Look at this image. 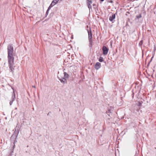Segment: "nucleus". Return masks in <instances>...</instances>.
<instances>
[{
    "label": "nucleus",
    "mask_w": 156,
    "mask_h": 156,
    "mask_svg": "<svg viewBox=\"0 0 156 156\" xmlns=\"http://www.w3.org/2000/svg\"><path fill=\"white\" fill-rule=\"evenodd\" d=\"M8 59H14L13 53L14 51L13 47L12 44H9L7 47Z\"/></svg>",
    "instance_id": "f257e3e1"
},
{
    "label": "nucleus",
    "mask_w": 156,
    "mask_h": 156,
    "mask_svg": "<svg viewBox=\"0 0 156 156\" xmlns=\"http://www.w3.org/2000/svg\"><path fill=\"white\" fill-rule=\"evenodd\" d=\"M8 66L9 68L10 72L13 74L15 69V68L16 67L15 66L14 63V59H8Z\"/></svg>",
    "instance_id": "f03ea898"
},
{
    "label": "nucleus",
    "mask_w": 156,
    "mask_h": 156,
    "mask_svg": "<svg viewBox=\"0 0 156 156\" xmlns=\"http://www.w3.org/2000/svg\"><path fill=\"white\" fill-rule=\"evenodd\" d=\"M103 54L105 55H106L108 51V49L105 46H103L102 48Z\"/></svg>",
    "instance_id": "7ed1b4c3"
},
{
    "label": "nucleus",
    "mask_w": 156,
    "mask_h": 156,
    "mask_svg": "<svg viewBox=\"0 0 156 156\" xmlns=\"http://www.w3.org/2000/svg\"><path fill=\"white\" fill-rule=\"evenodd\" d=\"M15 94L14 93L13 94H12V95L11 100L9 102L10 105H11L12 104L13 102L15 99Z\"/></svg>",
    "instance_id": "20e7f679"
},
{
    "label": "nucleus",
    "mask_w": 156,
    "mask_h": 156,
    "mask_svg": "<svg viewBox=\"0 0 156 156\" xmlns=\"http://www.w3.org/2000/svg\"><path fill=\"white\" fill-rule=\"evenodd\" d=\"M59 0H54L52 1L49 7L50 8H52L53 6L55 5L58 2Z\"/></svg>",
    "instance_id": "39448f33"
},
{
    "label": "nucleus",
    "mask_w": 156,
    "mask_h": 156,
    "mask_svg": "<svg viewBox=\"0 0 156 156\" xmlns=\"http://www.w3.org/2000/svg\"><path fill=\"white\" fill-rule=\"evenodd\" d=\"M115 18V14H113L111 16H110L109 17V19L113 23V20Z\"/></svg>",
    "instance_id": "423d86ee"
},
{
    "label": "nucleus",
    "mask_w": 156,
    "mask_h": 156,
    "mask_svg": "<svg viewBox=\"0 0 156 156\" xmlns=\"http://www.w3.org/2000/svg\"><path fill=\"white\" fill-rule=\"evenodd\" d=\"M101 67V64L99 62H97L95 65V68L97 70L98 69H100Z\"/></svg>",
    "instance_id": "0eeeda50"
},
{
    "label": "nucleus",
    "mask_w": 156,
    "mask_h": 156,
    "mask_svg": "<svg viewBox=\"0 0 156 156\" xmlns=\"http://www.w3.org/2000/svg\"><path fill=\"white\" fill-rule=\"evenodd\" d=\"M58 78L59 79V80L62 83H64L66 81V79L64 77H61L60 78L59 76H58Z\"/></svg>",
    "instance_id": "6e6552de"
},
{
    "label": "nucleus",
    "mask_w": 156,
    "mask_h": 156,
    "mask_svg": "<svg viewBox=\"0 0 156 156\" xmlns=\"http://www.w3.org/2000/svg\"><path fill=\"white\" fill-rule=\"evenodd\" d=\"M88 33V38H92V34L90 29V30H87Z\"/></svg>",
    "instance_id": "1a4fd4ad"
},
{
    "label": "nucleus",
    "mask_w": 156,
    "mask_h": 156,
    "mask_svg": "<svg viewBox=\"0 0 156 156\" xmlns=\"http://www.w3.org/2000/svg\"><path fill=\"white\" fill-rule=\"evenodd\" d=\"M89 40V44L90 45V47H91L92 46V43H93V41L92 40V38H88Z\"/></svg>",
    "instance_id": "9d476101"
},
{
    "label": "nucleus",
    "mask_w": 156,
    "mask_h": 156,
    "mask_svg": "<svg viewBox=\"0 0 156 156\" xmlns=\"http://www.w3.org/2000/svg\"><path fill=\"white\" fill-rule=\"evenodd\" d=\"M64 76L66 78H68L69 77V75L66 72H64Z\"/></svg>",
    "instance_id": "9b49d317"
},
{
    "label": "nucleus",
    "mask_w": 156,
    "mask_h": 156,
    "mask_svg": "<svg viewBox=\"0 0 156 156\" xmlns=\"http://www.w3.org/2000/svg\"><path fill=\"white\" fill-rule=\"evenodd\" d=\"M103 58L101 57H100L99 59V61L100 62H102L103 61Z\"/></svg>",
    "instance_id": "f8f14e48"
},
{
    "label": "nucleus",
    "mask_w": 156,
    "mask_h": 156,
    "mask_svg": "<svg viewBox=\"0 0 156 156\" xmlns=\"http://www.w3.org/2000/svg\"><path fill=\"white\" fill-rule=\"evenodd\" d=\"M51 8H50L49 7H48L47 11H46V15H48V11L51 9Z\"/></svg>",
    "instance_id": "ddd939ff"
},
{
    "label": "nucleus",
    "mask_w": 156,
    "mask_h": 156,
    "mask_svg": "<svg viewBox=\"0 0 156 156\" xmlns=\"http://www.w3.org/2000/svg\"><path fill=\"white\" fill-rule=\"evenodd\" d=\"M136 17L137 19H138L139 18H140L141 17V14H140L138 16H136Z\"/></svg>",
    "instance_id": "4468645a"
},
{
    "label": "nucleus",
    "mask_w": 156,
    "mask_h": 156,
    "mask_svg": "<svg viewBox=\"0 0 156 156\" xmlns=\"http://www.w3.org/2000/svg\"><path fill=\"white\" fill-rule=\"evenodd\" d=\"M87 5L88 6V8H89V9H92V6H91V5L89 4V5L88 4H87Z\"/></svg>",
    "instance_id": "2eb2a0df"
},
{
    "label": "nucleus",
    "mask_w": 156,
    "mask_h": 156,
    "mask_svg": "<svg viewBox=\"0 0 156 156\" xmlns=\"http://www.w3.org/2000/svg\"><path fill=\"white\" fill-rule=\"evenodd\" d=\"M143 41L142 40H141L140 41V42L139 43V45L140 46H141L143 44Z\"/></svg>",
    "instance_id": "dca6fc26"
},
{
    "label": "nucleus",
    "mask_w": 156,
    "mask_h": 156,
    "mask_svg": "<svg viewBox=\"0 0 156 156\" xmlns=\"http://www.w3.org/2000/svg\"><path fill=\"white\" fill-rule=\"evenodd\" d=\"M92 3V2L91 0H90L89 1H88V3H87V4H88L89 5V4L91 5Z\"/></svg>",
    "instance_id": "f3484780"
},
{
    "label": "nucleus",
    "mask_w": 156,
    "mask_h": 156,
    "mask_svg": "<svg viewBox=\"0 0 156 156\" xmlns=\"http://www.w3.org/2000/svg\"><path fill=\"white\" fill-rule=\"evenodd\" d=\"M15 147V144H14V145L13 147V149H14Z\"/></svg>",
    "instance_id": "a211bd4d"
},
{
    "label": "nucleus",
    "mask_w": 156,
    "mask_h": 156,
    "mask_svg": "<svg viewBox=\"0 0 156 156\" xmlns=\"http://www.w3.org/2000/svg\"><path fill=\"white\" fill-rule=\"evenodd\" d=\"M100 1H101V2H102L104 1V0H100Z\"/></svg>",
    "instance_id": "6ab92c4d"
},
{
    "label": "nucleus",
    "mask_w": 156,
    "mask_h": 156,
    "mask_svg": "<svg viewBox=\"0 0 156 156\" xmlns=\"http://www.w3.org/2000/svg\"><path fill=\"white\" fill-rule=\"evenodd\" d=\"M32 87H34V88H35V86H32Z\"/></svg>",
    "instance_id": "aec40b11"
},
{
    "label": "nucleus",
    "mask_w": 156,
    "mask_h": 156,
    "mask_svg": "<svg viewBox=\"0 0 156 156\" xmlns=\"http://www.w3.org/2000/svg\"><path fill=\"white\" fill-rule=\"evenodd\" d=\"M15 109H17V108H15Z\"/></svg>",
    "instance_id": "412c9836"
}]
</instances>
